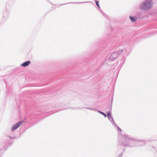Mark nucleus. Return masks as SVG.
I'll return each mask as SVG.
<instances>
[{
	"mask_svg": "<svg viewBox=\"0 0 157 157\" xmlns=\"http://www.w3.org/2000/svg\"><path fill=\"white\" fill-rule=\"evenodd\" d=\"M152 2L151 0H147L144 5V8L145 9H147L150 8L152 6Z\"/></svg>",
	"mask_w": 157,
	"mask_h": 157,
	"instance_id": "nucleus-1",
	"label": "nucleus"
},
{
	"mask_svg": "<svg viewBox=\"0 0 157 157\" xmlns=\"http://www.w3.org/2000/svg\"><path fill=\"white\" fill-rule=\"evenodd\" d=\"M23 122V121L18 122L16 124L13 126L12 129V130H14L19 127L21 124Z\"/></svg>",
	"mask_w": 157,
	"mask_h": 157,
	"instance_id": "nucleus-2",
	"label": "nucleus"
},
{
	"mask_svg": "<svg viewBox=\"0 0 157 157\" xmlns=\"http://www.w3.org/2000/svg\"><path fill=\"white\" fill-rule=\"evenodd\" d=\"M30 61H27L22 64H21V66L24 67H25L28 66L30 64Z\"/></svg>",
	"mask_w": 157,
	"mask_h": 157,
	"instance_id": "nucleus-3",
	"label": "nucleus"
},
{
	"mask_svg": "<svg viewBox=\"0 0 157 157\" xmlns=\"http://www.w3.org/2000/svg\"><path fill=\"white\" fill-rule=\"evenodd\" d=\"M130 18L132 21V22L135 21L136 20V18L134 17H130Z\"/></svg>",
	"mask_w": 157,
	"mask_h": 157,
	"instance_id": "nucleus-4",
	"label": "nucleus"
},
{
	"mask_svg": "<svg viewBox=\"0 0 157 157\" xmlns=\"http://www.w3.org/2000/svg\"><path fill=\"white\" fill-rule=\"evenodd\" d=\"M99 112L101 114H102L105 117H106V114L105 113H103L102 112Z\"/></svg>",
	"mask_w": 157,
	"mask_h": 157,
	"instance_id": "nucleus-5",
	"label": "nucleus"
},
{
	"mask_svg": "<svg viewBox=\"0 0 157 157\" xmlns=\"http://www.w3.org/2000/svg\"><path fill=\"white\" fill-rule=\"evenodd\" d=\"M96 5L97 6L99 7L100 8V7L99 6V4H98V1H96Z\"/></svg>",
	"mask_w": 157,
	"mask_h": 157,
	"instance_id": "nucleus-6",
	"label": "nucleus"
},
{
	"mask_svg": "<svg viewBox=\"0 0 157 157\" xmlns=\"http://www.w3.org/2000/svg\"><path fill=\"white\" fill-rule=\"evenodd\" d=\"M107 115L108 117H110V114L109 113H108L107 114Z\"/></svg>",
	"mask_w": 157,
	"mask_h": 157,
	"instance_id": "nucleus-7",
	"label": "nucleus"
}]
</instances>
